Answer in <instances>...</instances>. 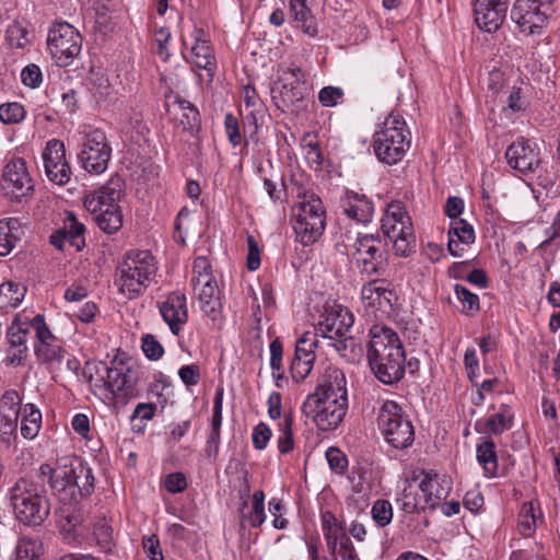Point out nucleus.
<instances>
[{
	"label": "nucleus",
	"mask_w": 560,
	"mask_h": 560,
	"mask_svg": "<svg viewBox=\"0 0 560 560\" xmlns=\"http://www.w3.org/2000/svg\"><path fill=\"white\" fill-rule=\"evenodd\" d=\"M47 46L57 65L66 67L80 55L82 36L69 23H57L48 32Z\"/></svg>",
	"instance_id": "ddd939ff"
},
{
	"label": "nucleus",
	"mask_w": 560,
	"mask_h": 560,
	"mask_svg": "<svg viewBox=\"0 0 560 560\" xmlns=\"http://www.w3.org/2000/svg\"><path fill=\"white\" fill-rule=\"evenodd\" d=\"M23 235L24 230L18 218L0 220V256L9 255Z\"/></svg>",
	"instance_id": "7c9ffc66"
},
{
	"label": "nucleus",
	"mask_w": 560,
	"mask_h": 560,
	"mask_svg": "<svg viewBox=\"0 0 560 560\" xmlns=\"http://www.w3.org/2000/svg\"><path fill=\"white\" fill-rule=\"evenodd\" d=\"M43 545L39 539L27 535L21 536L10 557V560H40Z\"/></svg>",
	"instance_id": "c9c22d12"
},
{
	"label": "nucleus",
	"mask_w": 560,
	"mask_h": 560,
	"mask_svg": "<svg viewBox=\"0 0 560 560\" xmlns=\"http://www.w3.org/2000/svg\"><path fill=\"white\" fill-rule=\"evenodd\" d=\"M505 159L511 168L525 175L534 173L541 163L537 144L523 138L508 147Z\"/></svg>",
	"instance_id": "6ab92c4d"
},
{
	"label": "nucleus",
	"mask_w": 560,
	"mask_h": 560,
	"mask_svg": "<svg viewBox=\"0 0 560 560\" xmlns=\"http://www.w3.org/2000/svg\"><path fill=\"white\" fill-rule=\"evenodd\" d=\"M320 318L315 326V336L335 340L334 346L339 352L355 346L354 339L347 337L354 323L353 314L347 307L335 305L326 310Z\"/></svg>",
	"instance_id": "9d476101"
},
{
	"label": "nucleus",
	"mask_w": 560,
	"mask_h": 560,
	"mask_svg": "<svg viewBox=\"0 0 560 560\" xmlns=\"http://www.w3.org/2000/svg\"><path fill=\"white\" fill-rule=\"evenodd\" d=\"M22 398L18 390L9 389L0 398V416L19 418Z\"/></svg>",
	"instance_id": "c03bdc74"
},
{
	"label": "nucleus",
	"mask_w": 560,
	"mask_h": 560,
	"mask_svg": "<svg viewBox=\"0 0 560 560\" xmlns=\"http://www.w3.org/2000/svg\"><path fill=\"white\" fill-rule=\"evenodd\" d=\"M341 208L349 218L360 223L370 222L374 213L373 202L364 195L353 191L347 192L341 199Z\"/></svg>",
	"instance_id": "bb28decb"
},
{
	"label": "nucleus",
	"mask_w": 560,
	"mask_h": 560,
	"mask_svg": "<svg viewBox=\"0 0 560 560\" xmlns=\"http://www.w3.org/2000/svg\"><path fill=\"white\" fill-rule=\"evenodd\" d=\"M324 537L328 549H334L335 545H338L342 541H349V537L346 533V529L341 524H338L334 528L324 533Z\"/></svg>",
	"instance_id": "338daca9"
},
{
	"label": "nucleus",
	"mask_w": 560,
	"mask_h": 560,
	"mask_svg": "<svg viewBox=\"0 0 560 560\" xmlns=\"http://www.w3.org/2000/svg\"><path fill=\"white\" fill-rule=\"evenodd\" d=\"M43 482L34 476L20 478L11 489V503L20 522L25 525L39 526L49 515L50 503L45 495Z\"/></svg>",
	"instance_id": "39448f33"
},
{
	"label": "nucleus",
	"mask_w": 560,
	"mask_h": 560,
	"mask_svg": "<svg viewBox=\"0 0 560 560\" xmlns=\"http://www.w3.org/2000/svg\"><path fill=\"white\" fill-rule=\"evenodd\" d=\"M509 0H475V21L480 30L492 33L503 24Z\"/></svg>",
	"instance_id": "412c9836"
},
{
	"label": "nucleus",
	"mask_w": 560,
	"mask_h": 560,
	"mask_svg": "<svg viewBox=\"0 0 560 560\" xmlns=\"http://www.w3.org/2000/svg\"><path fill=\"white\" fill-rule=\"evenodd\" d=\"M290 11L299 28L310 36L317 35L316 20L307 8L306 0H291Z\"/></svg>",
	"instance_id": "f704fd0d"
},
{
	"label": "nucleus",
	"mask_w": 560,
	"mask_h": 560,
	"mask_svg": "<svg viewBox=\"0 0 560 560\" xmlns=\"http://www.w3.org/2000/svg\"><path fill=\"white\" fill-rule=\"evenodd\" d=\"M83 375L91 386L107 390L112 396H136L139 381V368L130 362L115 358L110 365L103 361H89L83 369Z\"/></svg>",
	"instance_id": "f03ea898"
},
{
	"label": "nucleus",
	"mask_w": 560,
	"mask_h": 560,
	"mask_svg": "<svg viewBox=\"0 0 560 560\" xmlns=\"http://www.w3.org/2000/svg\"><path fill=\"white\" fill-rule=\"evenodd\" d=\"M74 460L77 457H62L55 466L43 464L34 475L36 480L43 482V487L46 482L48 483L51 493L62 502L63 506L70 505V494L75 491L74 488L71 489L72 477L75 475Z\"/></svg>",
	"instance_id": "9b49d317"
},
{
	"label": "nucleus",
	"mask_w": 560,
	"mask_h": 560,
	"mask_svg": "<svg viewBox=\"0 0 560 560\" xmlns=\"http://www.w3.org/2000/svg\"><path fill=\"white\" fill-rule=\"evenodd\" d=\"M74 468L75 475L72 477L71 489L74 488L79 492L73 491V494H70V505L59 510L57 522L69 544H81L86 538L88 528L83 524V516L77 509V504L93 493L95 478L92 469L79 458L74 460Z\"/></svg>",
	"instance_id": "7ed1b4c3"
},
{
	"label": "nucleus",
	"mask_w": 560,
	"mask_h": 560,
	"mask_svg": "<svg viewBox=\"0 0 560 560\" xmlns=\"http://www.w3.org/2000/svg\"><path fill=\"white\" fill-rule=\"evenodd\" d=\"M28 325L21 322L18 316L13 319L7 331V339L11 348H27L25 341L28 334Z\"/></svg>",
	"instance_id": "49530a36"
},
{
	"label": "nucleus",
	"mask_w": 560,
	"mask_h": 560,
	"mask_svg": "<svg viewBox=\"0 0 560 560\" xmlns=\"http://www.w3.org/2000/svg\"><path fill=\"white\" fill-rule=\"evenodd\" d=\"M190 62L197 68L206 70L210 79L213 78L217 62L213 48L209 43L201 42L191 46Z\"/></svg>",
	"instance_id": "72a5a7b5"
},
{
	"label": "nucleus",
	"mask_w": 560,
	"mask_h": 560,
	"mask_svg": "<svg viewBox=\"0 0 560 560\" xmlns=\"http://www.w3.org/2000/svg\"><path fill=\"white\" fill-rule=\"evenodd\" d=\"M93 535L97 546L109 551L113 546V528L105 518H100L94 524Z\"/></svg>",
	"instance_id": "09e8293b"
},
{
	"label": "nucleus",
	"mask_w": 560,
	"mask_h": 560,
	"mask_svg": "<svg viewBox=\"0 0 560 560\" xmlns=\"http://www.w3.org/2000/svg\"><path fill=\"white\" fill-rule=\"evenodd\" d=\"M354 249L353 257L361 275L372 278L384 273L387 257L378 236L365 234L358 237Z\"/></svg>",
	"instance_id": "4468645a"
},
{
	"label": "nucleus",
	"mask_w": 560,
	"mask_h": 560,
	"mask_svg": "<svg viewBox=\"0 0 560 560\" xmlns=\"http://www.w3.org/2000/svg\"><path fill=\"white\" fill-rule=\"evenodd\" d=\"M315 357H299L294 355L290 366V373L295 382L303 381L312 371Z\"/></svg>",
	"instance_id": "864d4df0"
},
{
	"label": "nucleus",
	"mask_w": 560,
	"mask_h": 560,
	"mask_svg": "<svg viewBox=\"0 0 560 560\" xmlns=\"http://www.w3.org/2000/svg\"><path fill=\"white\" fill-rule=\"evenodd\" d=\"M159 311L174 335H179L182 326L188 319L186 295L179 291L170 293L165 301L159 303Z\"/></svg>",
	"instance_id": "5701e85b"
},
{
	"label": "nucleus",
	"mask_w": 560,
	"mask_h": 560,
	"mask_svg": "<svg viewBox=\"0 0 560 560\" xmlns=\"http://www.w3.org/2000/svg\"><path fill=\"white\" fill-rule=\"evenodd\" d=\"M37 359L44 363L60 362L63 358V350L55 341L35 343L34 348Z\"/></svg>",
	"instance_id": "de8ad7c7"
},
{
	"label": "nucleus",
	"mask_w": 560,
	"mask_h": 560,
	"mask_svg": "<svg viewBox=\"0 0 560 560\" xmlns=\"http://www.w3.org/2000/svg\"><path fill=\"white\" fill-rule=\"evenodd\" d=\"M342 96V90L336 86H325L318 93V100L325 107L336 106L341 101Z\"/></svg>",
	"instance_id": "052dcab7"
},
{
	"label": "nucleus",
	"mask_w": 560,
	"mask_h": 560,
	"mask_svg": "<svg viewBox=\"0 0 560 560\" xmlns=\"http://www.w3.org/2000/svg\"><path fill=\"white\" fill-rule=\"evenodd\" d=\"M21 434L27 440L37 436L42 424V412L34 404H26L22 409Z\"/></svg>",
	"instance_id": "4c0bfd02"
},
{
	"label": "nucleus",
	"mask_w": 560,
	"mask_h": 560,
	"mask_svg": "<svg viewBox=\"0 0 560 560\" xmlns=\"http://www.w3.org/2000/svg\"><path fill=\"white\" fill-rule=\"evenodd\" d=\"M423 478L419 483V489L423 494L425 508L435 509L443 500H445L452 489L451 481L445 476H440L436 472L423 471Z\"/></svg>",
	"instance_id": "393cba45"
},
{
	"label": "nucleus",
	"mask_w": 560,
	"mask_h": 560,
	"mask_svg": "<svg viewBox=\"0 0 560 560\" xmlns=\"http://www.w3.org/2000/svg\"><path fill=\"white\" fill-rule=\"evenodd\" d=\"M292 425L291 413L284 415L283 421L279 424L281 435L278 440V448L281 454H288L294 447Z\"/></svg>",
	"instance_id": "8fccbe9b"
},
{
	"label": "nucleus",
	"mask_w": 560,
	"mask_h": 560,
	"mask_svg": "<svg viewBox=\"0 0 560 560\" xmlns=\"http://www.w3.org/2000/svg\"><path fill=\"white\" fill-rule=\"evenodd\" d=\"M43 160L45 174L51 183L65 186L70 182L72 172L62 141L57 139L48 141L43 152Z\"/></svg>",
	"instance_id": "a211bd4d"
},
{
	"label": "nucleus",
	"mask_w": 560,
	"mask_h": 560,
	"mask_svg": "<svg viewBox=\"0 0 560 560\" xmlns=\"http://www.w3.org/2000/svg\"><path fill=\"white\" fill-rule=\"evenodd\" d=\"M93 215L98 228L107 234H113L122 226V214L120 207L109 210H102V212Z\"/></svg>",
	"instance_id": "a19ab883"
},
{
	"label": "nucleus",
	"mask_w": 560,
	"mask_h": 560,
	"mask_svg": "<svg viewBox=\"0 0 560 560\" xmlns=\"http://www.w3.org/2000/svg\"><path fill=\"white\" fill-rule=\"evenodd\" d=\"M477 460L482 466L485 476L493 478L498 470V456L495 444L492 440H486L477 445Z\"/></svg>",
	"instance_id": "e433bc0d"
},
{
	"label": "nucleus",
	"mask_w": 560,
	"mask_h": 560,
	"mask_svg": "<svg viewBox=\"0 0 560 560\" xmlns=\"http://www.w3.org/2000/svg\"><path fill=\"white\" fill-rule=\"evenodd\" d=\"M361 296L369 307H374L384 314L394 311L398 296L394 285L386 279H373L362 287Z\"/></svg>",
	"instance_id": "aec40b11"
},
{
	"label": "nucleus",
	"mask_w": 560,
	"mask_h": 560,
	"mask_svg": "<svg viewBox=\"0 0 560 560\" xmlns=\"http://www.w3.org/2000/svg\"><path fill=\"white\" fill-rule=\"evenodd\" d=\"M25 289L19 283L7 281L0 284V310L14 308L19 306L24 298Z\"/></svg>",
	"instance_id": "ea45409f"
},
{
	"label": "nucleus",
	"mask_w": 560,
	"mask_h": 560,
	"mask_svg": "<svg viewBox=\"0 0 560 560\" xmlns=\"http://www.w3.org/2000/svg\"><path fill=\"white\" fill-rule=\"evenodd\" d=\"M247 501H243L240 509L241 526L245 527L248 523L250 527H258L266 521L265 513V493L262 490H257L252 497V509L248 512L244 510L247 508Z\"/></svg>",
	"instance_id": "473e14b6"
},
{
	"label": "nucleus",
	"mask_w": 560,
	"mask_h": 560,
	"mask_svg": "<svg viewBox=\"0 0 560 560\" xmlns=\"http://www.w3.org/2000/svg\"><path fill=\"white\" fill-rule=\"evenodd\" d=\"M62 233L67 236V242L75 247L77 250H81L84 245V232L85 226L79 222L72 212H69L65 220V226L61 229Z\"/></svg>",
	"instance_id": "58836bf2"
},
{
	"label": "nucleus",
	"mask_w": 560,
	"mask_h": 560,
	"mask_svg": "<svg viewBox=\"0 0 560 560\" xmlns=\"http://www.w3.org/2000/svg\"><path fill=\"white\" fill-rule=\"evenodd\" d=\"M271 435H272L271 430L266 423H264V422L258 423L254 428L253 434H252L254 447L259 451L264 450L267 446Z\"/></svg>",
	"instance_id": "680f3d73"
},
{
	"label": "nucleus",
	"mask_w": 560,
	"mask_h": 560,
	"mask_svg": "<svg viewBox=\"0 0 560 560\" xmlns=\"http://www.w3.org/2000/svg\"><path fill=\"white\" fill-rule=\"evenodd\" d=\"M224 126L229 141L233 147L238 145L242 141V136L240 132L237 118L232 114H226L224 117Z\"/></svg>",
	"instance_id": "69168bd1"
},
{
	"label": "nucleus",
	"mask_w": 560,
	"mask_h": 560,
	"mask_svg": "<svg viewBox=\"0 0 560 560\" xmlns=\"http://www.w3.org/2000/svg\"><path fill=\"white\" fill-rule=\"evenodd\" d=\"M192 284L202 312L215 320L220 312L221 301L214 278L206 275L201 279H192Z\"/></svg>",
	"instance_id": "a878e982"
},
{
	"label": "nucleus",
	"mask_w": 560,
	"mask_h": 560,
	"mask_svg": "<svg viewBox=\"0 0 560 560\" xmlns=\"http://www.w3.org/2000/svg\"><path fill=\"white\" fill-rule=\"evenodd\" d=\"M553 10L537 0H516L511 9V19L518 30L532 35L547 26Z\"/></svg>",
	"instance_id": "f3484780"
},
{
	"label": "nucleus",
	"mask_w": 560,
	"mask_h": 560,
	"mask_svg": "<svg viewBox=\"0 0 560 560\" xmlns=\"http://www.w3.org/2000/svg\"><path fill=\"white\" fill-rule=\"evenodd\" d=\"M21 80L24 85L31 89L38 88L43 81L40 68L35 63L27 65L21 72Z\"/></svg>",
	"instance_id": "bf43d9fd"
},
{
	"label": "nucleus",
	"mask_w": 560,
	"mask_h": 560,
	"mask_svg": "<svg viewBox=\"0 0 560 560\" xmlns=\"http://www.w3.org/2000/svg\"><path fill=\"white\" fill-rule=\"evenodd\" d=\"M454 291L460 304L459 312L467 316H474L480 308L478 295L462 284H455Z\"/></svg>",
	"instance_id": "79ce46f5"
},
{
	"label": "nucleus",
	"mask_w": 560,
	"mask_h": 560,
	"mask_svg": "<svg viewBox=\"0 0 560 560\" xmlns=\"http://www.w3.org/2000/svg\"><path fill=\"white\" fill-rule=\"evenodd\" d=\"M223 387H218L213 399V412L211 418V431L207 440L208 456L217 454L220 444V429L222 424Z\"/></svg>",
	"instance_id": "2f4dec72"
},
{
	"label": "nucleus",
	"mask_w": 560,
	"mask_h": 560,
	"mask_svg": "<svg viewBox=\"0 0 560 560\" xmlns=\"http://www.w3.org/2000/svg\"><path fill=\"white\" fill-rule=\"evenodd\" d=\"M272 98L281 112H299L304 103V89L301 84L284 83Z\"/></svg>",
	"instance_id": "c756f323"
},
{
	"label": "nucleus",
	"mask_w": 560,
	"mask_h": 560,
	"mask_svg": "<svg viewBox=\"0 0 560 560\" xmlns=\"http://www.w3.org/2000/svg\"><path fill=\"white\" fill-rule=\"evenodd\" d=\"M142 350L150 360H159L164 352L162 345L152 335L143 337Z\"/></svg>",
	"instance_id": "0e129e2a"
},
{
	"label": "nucleus",
	"mask_w": 560,
	"mask_h": 560,
	"mask_svg": "<svg viewBox=\"0 0 560 560\" xmlns=\"http://www.w3.org/2000/svg\"><path fill=\"white\" fill-rule=\"evenodd\" d=\"M317 337L318 336H315V332L314 334H311V332L303 334V336L296 342L294 355L305 357V358H310V357L316 358L314 348L317 345V339H316Z\"/></svg>",
	"instance_id": "5fc2aeb1"
},
{
	"label": "nucleus",
	"mask_w": 560,
	"mask_h": 560,
	"mask_svg": "<svg viewBox=\"0 0 560 560\" xmlns=\"http://www.w3.org/2000/svg\"><path fill=\"white\" fill-rule=\"evenodd\" d=\"M334 560H358V555L354 550L351 539L349 541H342L334 546V549H329Z\"/></svg>",
	"instance_id": "e2e57ef3"
},
{
	"label": "nucleus",
	"mask_w": 560,
	"mask_h": 560,
	"mask_svg": "<svg viewBox=\"0 0 560 560\" xmlns=\"http://www.w3.org/2000/svg\"><path fill=\"white\" fill-rule=\"evenodd\" d=\"M301 199L292 207V224L296 238L304 246L314 244L326 225L325 208L322 199L313 192H298Z\"/></svg>",
	"instance_id": "423d86ee"
},
{
	"label": "nucleus",
	"mask_w": 560,
	"mask_h": 560,
	"mask_svg": "<svg viewBox=\"0 0 560 560\" xmlns=\"http://www.w3.org/2000/svg\"><path fill=\"white\" fill-rule=\"evenodd\" d=\"M177 103L182 112L180 125H183V129L190 133L197 132L200 128V115L198 109L186 100H179Z\"/></svg>",
	"instance_id": "37998d69"
},
{
	"label": "nucleus",
	"mask_w": 560,
	"mask_h": 560,
	"mask_svg": "<svg viewBox=\"0 0 560 560\" xmlns=\"http://www.w3.org/2000/svg\"><path fill=\"white\" fill-rule=\"evenodd\" d=\"M156 272V260L149 250H129L116 268L114 283L121 294L136 299L154 281Z\"/></svg>",
	"instance_id": "20e7f679"
},
{
	"label": "nucleus",
	"mask_w": 560,
	"mask_h": 560,
	"mask_svg": "<svg viewBox=\"0 0 560 560\" xmlns=\"http://www.w3.org/2000/svg\"><path fill=\"white\" fill-rule=\"evenodd\" d=\"M110 155L112 148L106 135L102 130L95 129L85 135L78 158L86 172L98 175L107 170Z\"/></svg>",
	"instance_id": "dca6fc26"
},
{
	"label": "nucleus",
	"mask_w": 560,
	"mask_h": 560,
	"mask_svg": "<svg viewBox=\"0 0 560 560\" xmlns=\"http://www.w3.org/2000/svg\"><path fill=\"white\" fill-rule=\"evenodd\" d=\"M1 188L11 201L22 202L33 196L34 182L22 158L11 159L3 167Z\"/></svg>",
	"instance_id": "2eb2a0df"
},
{
	"label": "nucleus",
	"mask_w": 560,
	"mask_h": 560,
	"mask_svg": "<svg viewBox=\"0 0 560 560\" xmlns=\"http://www.w3.org/2000/svg\"><path fill=\"white\" fill-rule=\"evenodd\" d=\"M537 515L533 502H526L522 505L518 513V529L523 536H530L537 527Z\"/></svg>",
	"instance_id": "a18cd8bd"
},
{
	"label": "nucleus",
	"mask_w": 560,
	"mask_h": 560,
	"mask_svg": "<svg viewBox=\"0 0 560 560\" xmlns=\"http://www.w3.org/2000/svg\"><path fill=\"white\" fill-rule=\"evenodd\" d=\"M378 428L385 441L397 450H405L415 441L411 421L404 415L402 408L394 400H386L377 417Z\"/></svg>",
	"instance_id": "1a4fd4ad"
},
{
	"label": "nucleus",
	"mask_w": 560,
	"mask_h": 560,
	"mask_svg": "<svg viewBox=\"0 0 560 560\" xmlns=\"http://www.w3.org/2000/svg\"><path fill=\"white\" fill-rule=\"evenodd\" d=\"M348 410V400L308 395L302 406L303 413L322 431L335 430Z\"/></svg>",
	"instance_id": "f8f14e48"
},
{
	"label": "nucleus",
	"mask_w": 560,
	"mask_h": 560,
	"mask_svg": "<svg viewBox=\"0 0 560 560\" xmlns=\"http://www.w3.org/2000/svg\"><path fill=\"white\" fill-rule=\"evenodd\" d=\"M381 230L392 243L395 254L407 257L416 250L411 218L399 201L390 202L382 218Z\"/></svg>",
	"instance_id": "6e6552de"
},
{
	"label": "nucleus",
	"mask_w": 560,
	"mask_h": 560,
	"mask_svg": "<svg viewBox=\"0 0 560 560\" xmlns=\"http://www.w3.org/2000/svg\"><path fill=\"white\" fill-rule=\"evenodd\" d=\"M475 241V232L472 226L465 220L459 219L452 221L448 230L447 248L451 255L462 256L464 247L462 245H469Z\"/></svg>",
	"instance_id": "cd10ccee"
},
{
	"label": "nucleus",
	"mask_w": 560,
	"mask_h": 560,
	"mask_svg": "<svg viewBox=\"0 0 560 560\" xmlns=\"http://www.w3.org/2000/svg\"><path fill=\"white\" fill-rule=\"evenodd\" d=\"M411 143V133L404 118L390 114L384 126L373 136V150L382 163L394 165L400 162Z\"/></svg>",
	"instance_id": "0eeeda50"
},
{
	"label": "nucleus",
	"mask_w": 560,
	"mask_h": 560,
	"mask_svg": "<svg viewBox=\"0 0 560 560\" xmlns=\"http://www.w3.org/2000/svg\"><path fill=\"white\" fill-rule=\"evenodd\" d=\"M326 458L332 471L342 475L348 467L346 455L337 447H329L326 451Z\"/></svg>",
	"instance_id": "6e6d98bb"
},
{
	"label": "nucleus",
	"mask_w": 560,
	"mask_h": 560,
	"mask_svg": "<svg viewBox=\"0 0 560 560\" xmlns=\"http://www.w3.org/2000/svg\"><path fill=\"white\" fill-rule=\"evenodd\" d=\"M122 180L119 176H113L104 186L85 197L84 206L92 214L102 210L118 208L121 196Z\"/></svg>",
	"instance_id": "4be33fe9"
},
{
	"label": "nucleus",
	"mask_w": 560,
	"mask_h": 560,
	"mask_svg": "<svg viewBox=\"0 0 560 560\" xmlns=\"http://www.w3.org/2000/svg\"><path fill=\"white\" fill-rule=\"evenodd\" d=\"M513 424V415L508 405H501L500 410L490 416L485 421H477L475 430L480 433H490L493 435L502 434L509 430Z\"/></svg>",
	"instance_id": "c85d7f7f"
},
{
	"label": "nucleus",
	"mask_w": 560,
	"mask_h": 560,
	"mask_svg": "<svg viewBox=\"0 0 560 560\" xmlns=\"http://www.w3.org/2000/svg\"><path fill=\"white\" fill-rule=\"evenodd\" d=\"M164 485L168 492L179 493L187 488V480L183 472H172L166 477Z\"/></svg>",
	"instance_id": "774afa93"
},
{
	"label": "nucleus",
	"mask_w": 560,
	"mask_h": 560,
	"mask_svg": "<svg viewBox=\"0 0 560 560\" xmlns=\"http://www.w3.org/2000/svg\"><path fill=\"white\" fill-rule=\"evenodd\" d=\"M371 515L378 527L387 526L394 515L390 502L385 499H377L372 505Z\"/></svg>",
	"instance_id": "3c124183"
},
{
	"label": "nucleus",
	"mask_w": 560,
	"mask_h": 560,
	"mask_svg": "<svg viewBox=\"0 0 560 560\" xmlns=\"http://www.w3.org/2000/svg\"><path fill=\"white\" fill-rule=\"evenodd\" d=\"M312 396L324 398H338L348 400L347 380L345 373L337 366L328 365L317 380Z\"/></svg>",
	"instance_id": "b1692460"
},
{
	"label": "nucleus",
	"mask_w": 560,
	"mask_h": 560,
	"mask_svg": "<svg viewBox=\"0 0 560 560\" xmlns=\"http://www.w3.org/2000/svg\"><path fill=\"white\" fill-rule=\"evenodd\" d=\"M18 420L19 418L0 416V439L7 445L16 439Z\"/></svg>",
	"instance_id": "13d9d810"
},
{
	"label": "nucleus",
	"mask_w": 560,
	"mask_h": 560,
	"mask_svg": "<svg viewBox=\"0 0 560 560\" xmlns=\"http://www.w3.org/2000/svg\"><path fill=\"white\" fill-rule=\"evenodd\" d=\"M30 326L35 330L37 342L36 343H44V342H51L56 341L55 336L48 328V326L45 323V318L43 315L38 314L36 315L31 322Z\"/></svg>",
	"instance_id": "4d7b16f0"
},
{
	"label": "nucleus",
	"mask_w": 560,
	"mask_h": 560,
	"mask_svg": "<svg viewBox=\"0 0 560 560\" xmlns=\"http://www.w3.org/2000/svg\"><path fill=\"white\" fill-rule=\"evenodd\" d=\"M26 112L22 104L18 102L5 103L0 106V121L5 125L21 122L25 118Z\"/></svg>",
	"instance_id": "603ef678"
},
{
	"label": "nucleus",
	"mask_w": 560,
	"mask_h": 560,
	"mask_svg": "<svg viewBox=\"0 0 560 560\" xmlns=\"http://www.w3.org/2000/svg\"><path fill=\"white\" fill-rule=\"evenodd\" d=\"M368 361L375 377L386 385L405 375L406 354L398 335L386 326L374 325L370 330Z\"/></svg>",
	"instance_id": "f257e3e1"
}]
</instances>
